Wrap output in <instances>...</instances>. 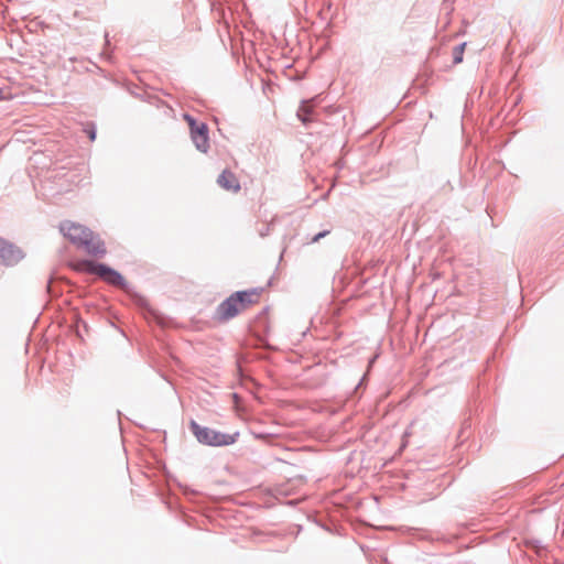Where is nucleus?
<instances>
[{
	"label": "nucleus",
	"instance_id": "f257e3e1",
	"mask_svg": "<svg viewBox=\"0 0 564 564\" xmlns=\"http://www.w3.org/2000/svg\"><path fill=\"white\" fill-rule=\"evenodd\" d=\"M189 430L198 443L213 447L228 446L235 444L240 435L239 432H235L231 434L223 433L214 429L203 426L194 420H191L189 422Z\"/></svg>",
	"mask_w": 564,
	"mask_h": 564
},
{
	"label": "nucleus",
	"instance_id": "f03ea898",
	"mask_svg": "<svg viewBox=\"0 0 564 564\" xmlns=\"http://www.w3.org/2000/svg\"><path fill=\"white\" fill-rule=\"evenodd\" d=\"M82 267L87 273L99 276L110 285L121 289L127 288V282L122 274L105 263L96 262L94 260H84L82 262Z\"/></svg>",
	"mask_w": 564,
	"mask_h": 564
},
{
	"label": "nucleus",
	"instance_id": "7ed1b4c3",
	"mask_svg": "<svg viewBox=\"0 0 564 564\" xmlns=\"http://www.w3.org/2000/svg\"><path fill=\"white\" fill-rule=\"evenodd\" d=\"M26 257L25 250L15 242L0 236V265L13 268Z\"/></svg>",
	"mask_w": 564,
	"mask_h": 564
},
{
	"label": "nucleus",
	"instance_id": "20e7f679",
	"mask_svg": "<svg viewBox=\"0 0 564 564\" xmlns=\"http://www.w3.org/2000/svg\"><path fill=\"white\" fill-rule=\"evenodd\" d=\"M184 120L188 123L191 139L195 148L202 152L207 153L209 150V131L205 122H198L193 116L185 113Z\"/></svg>",
	"mask_w": 564,
	"mask_h": 564
},
{
	"label": "nucleus",
	"instance_id": "39448f33",
	"mask_svg": "<svg viewBox=\"0 0 564 564\" xmlns=\"http://www.w3.org/2000/svg\"><path fill=\"white\" fill-rule=\"evenodd\" d=\"M59 230L72 243L78 247H82L84 241L93 236L89 228L69 220L62 221Z\"/></svg>",
	"mask_w": 564,
	"mask_h": 564
},
{
	"label": "nucleus",
	"instance_id": "423d86ee",
	"mask_svg": "<svg viewBox=\"0 0 564 564\" xmlns=\"http://www.w3.org/2000/svg\"><path fill=\"white\" fill-rule=\"evenodd\" d=\"M240 312L239 304L234 294H231L216 307L215 318L219 322H227L236 317Z\"/></svg>",
	"mask_w": 564,
	"mask_h": 564
},
{
	"label": "nucleus",
	"instance_id": "0eeeda50",
	"mask_svg": "<svg viewBox=\"0 0 564 564\" xmlns=\"http://www.w3.org/2000/svg\"><path fill=\"white\" fill-rule=\"evenodd\" d=\"M260 292H261V289L256 288V289H250V290L237 291L232 294L239 304L240 311H243L249 305H251L258 301Z\"/></svg>",
	"mask_w": 564,
	"mask_h": 564
},
{
	"label": "nucleus",
	"instance_id": "6e6552de",
	"mask_svg": "<svg viewBox=\"0 0 564 564\" xmlns=\"http://www.w3.org/2000/svg\"><path fill=\"white\" fill-rule=\"evenodd\" d=\"M217 184L226 189L237 193L240 191L241 186L237 178V176L229 170H224L221 174H219L217 178Z\"/></svg>",
	"mask_w": 564,
	"mask_h": 564
},
{
	"label": "nucleus",
	"instance_id": "1a4fd4ad",
	"mask_svg": "<svg viewBox=\"0 0 564 564\" xmlns=\"http://www.w3.org/2000/svg\"><path fill=\"white\" fill-rule=\"evenodd\" d=\"M82 247H84L88 253L97 257H102L107 252L104 241L99 238L95 239L94 235L88 237Z\"/></svg>",
	"mask_w": 564,
	"mask_h": 564
},
{
	"label": "nucleus",
	"instance_id": "9d476101",
	"mask_svg": "<svg viewBox=\"0 0 564 564\" xmlns=\"http://www.w3.org/2000/svg\"><path fill=\"white\" fill-rule=\"evenodd\" d=\"M313 113V108L308 105L307 101H302L299 110H297V117L299 119L304 123L307 124L308 122L313 121L311 115Z\"/></svg>",
	"mask_w": 564,
	"mask_h": 564
},
{
	"label": "nucleus",
	"instance_id": "9b49d317",
	"mask_svg": "<svg viewBox=\"0 0 564 564\" xmlns=\"http://www.w3.org/2000/svg\"><path fill=\"white\" fill-rule=\"evenodd\" d=\"M465 46H466V43H460L454 47V50H453V63L454 64H459L463 62Z\"/></svg>",
	"mask_w": 564,
	"mask_h": 564
},
{
	"label": "nucleus",
	"instance_id": "f8f14e48",
	"mask_svg": "<svg viewBox=\"0 0 564 564\" xmlns=\"http://www.w3.org/2000/svg\"><path fill=\"white\" fill-rule=\"evenodd\" d=\"M330 231L329 230H323L318 234H316L312 239L311 242L315 243L318 242L322 238L326 237Z\"/></svg>",
	"mask_w": 564,
	"mask_h": 564
},
{
	"label": "nucleus",
	"instance_id": "ddd939ff",
	"mask_svg": "<svg viewBox=\"0 0 564 564\" xmlns=\"http://www.w3.org/2000/svg\"><path fill=\"white\" fill-rule=\"evenodd\" d=\"M86 132L91 141L96 139V130L94 127L86 129Z\"/></svg>",
	"mask_w": 564,
	"mask_h": 564
},
{
	"label": "nucleus",
	"instance_id": "4468645a",
	"mask_svg": "<svg viewBox=\"0 0 564 564\" xmlns=\"http://www.w3.org/2000/svg\"><path fill=\"white\" fill-rule=\"evenodd\" d=\"M268 232H269V227L267 226L265 230H260V236L264 237L268 235Z\"/></svg>",
	"mask_w": 564,
	"mask_h": 564
},
{
	"label": "nucleus",
	"instance_id": "2eb2a0df",
	"mask_svg": "<svg viewBox=\"0 0 564 564\" xmlns=\"http://www.w3.org/2000/svg\"><path fill=\"white\" fill-rule=\"evenodd\" d=\"M7 99V96L4 95V91L0 89V100Z\"/></svg>",
	"mask_w": 564,
	"mask_h": 564
}]
</instances>
